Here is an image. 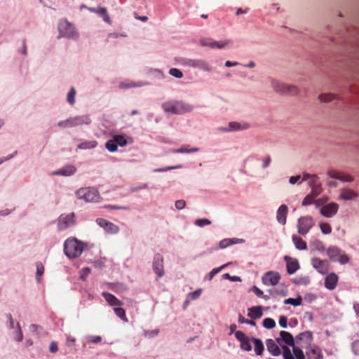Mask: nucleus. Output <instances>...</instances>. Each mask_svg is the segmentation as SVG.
I'll return each mask as SVG.
<instances>
[{
    "instance_id": "f257e3e1",
    "label": "nucleus",
    "mask_w": 359,
    "mask_h": 359,
    "mask_svg": "<svg viewBox=\"0 0 359 359\" xmlns=\"http://www.w3.org/2000/svg\"><path fill=\"white\" fill-rule=\"evenodd\" d=\"M162 108L168 114H182L190 112L194 107L183 101L170 100L163 103Z\"/></svg>"
},
{
    "instance_id": "f03ea898",
    "label": "nucleus",
    "mask_w": 359,
    "mask_h": 359,
    "mask_svg": "<svg viewBox=\"0 0 359 359\" xmlns=\"http://www.w3.org/2000/svg\"><path fill=\"white\" fill-rule=\"evenodd\" d=\"M84 243L75 238H67L64 243V251L69 258L79 257L83 251Z\"/></svg>"
},
{
    "instance_id": "7ed1b4c3",
    "label": "nucleus",
    "mask_w": 359,
    "mask_h": 359,
    "mask_svg": "<svg viewBox=\"0 0 359 359\" xmlns=\"http://www.w3.org/2000/svg\"><path fill=\"white\" fill-rule=\"evenodd\" d=\"M327 255L332 262H337L341 264H347L350 257L344 251L337 246H330L327 249Z\"/></svg>"
},
{
    "instance_id": "20e7f679",
    "label": "nucleus",
    "mask_w": 359,
    "mask_h": 359,
    "mask_svg": "<svg viewBox=\"0 0 359 359\" xmlns=\"http://www.w3.org/2000/svg\"><path fill=\"white\" fill-rule=\"evenodd\" d=\"M58 31L60 36L68 39H76L79 36L74 25L67 20H62L58 25Z\"/></svg>"
},
{
    "instance_id": "39448f33",
    "label": "nucleus",
    "mask_w": 359,
    "mask_h": 359,
    "mask_svg": "<svg viewBox=\"0 0 359 359\" xmlns=\"http://www.w3.org/2000/svg\"><path fill=\"white\" fill-rule=\"evenodd\" d=\"M76 196L86 202H97L100 194L97 190L92 187L81 188L76 191Z\"/></svg>"
},
{
    "instance_id": "423d86ee",
    "label": "nucleus",
    "mask_w": 359,
    "mask_h": 359,
    "mask_svg": "<svg viewBox=\"0 0 359 359\" xmlns=\"http://www.w3.org/2000/svg\"><path fill=\"white\" fill-rule=\"evenodd\" d=\"M90 119L87 116H75L71 117L66 120L61 121L57 123V126L60 128H72L83 124H89Z\"/></svg>"
},
{
    "instance_id": "0eeeda50",
    "label": "nucleus",
    "mask_w": 359,
    "mask_h": 359,
    "mask_svg": "<svg viewBox=\"0 0 359 359\" xmlns=\"http://www.w3.org/2000/svg\"><path fill=\"white\" fill-rule=\"evenodd\" d=\"M302 348L294 346L292 347V353L287 346H283V359H306Z\"/></svg>"
},
{
    "instance_id": "6e6552de",
    "label": "nucleus",
    "mask_w": 359,
    "mask_h": 359,
    "mask_svg": "<svg viewBox=\"0 0 359 359\" xmlns=\"http://www.w3.org/2000/svg\"><path fill=\"white\" fill-rule=\"evenodd\" d=\"M75 223V215L74 212L62 214L57 219V228L60 231H62L74 226Z\"/></svg>"
},
{
    "instance_id": "1a4fd4ad",
    "label": "nucleus",
    "mask_w": 359,
    "mask_h": 359,
    "mask_svg": "<svg viewBox=\"0 0 359 359\" xmlns=\"http://www.w3.org/2000/svg\"><path fill=\"white\" fill-rule=\"evenodd\" d=\"M313 225L314 222L311 217H301L297 222L298 233L303 236L306 235Z\"/></svg>"
},
{
    "instance_id": "9d476101",
    "label": "nucleus",
    "mask_w": 359,
    "mask_h": 359,
    "mask_svg": "<svg viewBox=\"0 0 359 359\" xmlns=\"http://www.w3.org/2000/svg\"><path fill=\"white\" fill-rule=\"evenodd\" d=\"M313 340V333L306 331L299 334L296 337V342L302 348H309Z\"/></svg>"
},
{
    "instance_id": "9b49d317",
    "label": "nucleus",
    "mask_w": 359,
    "mask_h": 359,
    "mask_svg": "<svg viewBox=\"0 0 359 359\" xmlns=\"http://www.w3.org/2000/svg\"><path fill=\"white\" fill-rule=\"evenodd\" d=\"M313 267L321 274H327L330 269V264L326 259H321L318 257H314L311 259Z\"/></svg>"
},
{
    "instance_id": "f8f14e48",
    "label": "nucleus",
    "mask_w": 359,
    "mask_h": 359,
    "mask_svg": "<svg viewBox=\"0 0 359 359\" xmlns=\"http://www.w3.org/2000/svg\"><path fill=\"white\" fill-rule=\"evenodd\" d=\"M183 65L205 72H210L212 70L210 64L203 60L185 59L183 61Z\"/></svg>"
},
{
    "instance_id": "ddd939ff",
    "label": "nucleus",
    "mask_w": 359,
    "mask_h": 359,
    "mask_svg": "<svg viewBox=\"0 0 359 359\" xmlns=\"http://www.w3.org/2000/svg\"><path fill=\"white\" fill-rule=\"evenodd\" d=\"M280 280V274L276 271H268L264 274L262 280L266 285H276Z\"/></svg>"
},
{
    "instance_id": "4468645a",
    "label": "nucleus",
    "mask_w": 359,
    "mask_h": 359,
    "mask_svg": "<svg viewBox=\"0 0 359 359\" xmlns=\"http://www.w3.org/2000/svg\"><path fill=\"white\" fill-rule=\"evenodd\" d=\"M154 271L157 274L158 278L164 275L163 258L161 254H156L154 257L152 264Z\"/></svg>"
},
{
    "instance_id": "2eb2a0df",
    "label": "nucleus",
    "mask_w": 359,
    "mask_h": 359,
    "mask_svg": "<svg viewBox=\"0 0 359 359\" xmlns=\"http://www.w3.org/2000/svg\"><path fill=\"white\" fill-rule=\"evenodd\" d=\"M339 205L336 203H330L324 206H323L320 212L322 215L325 217H332L335 215L338 211Z\"/></svg>"
},
{
    "instance_id": "dca6fc26",
    "label": "nucleus",
    "mask_w": 359,
    "mask_h": 359,
    "mask_svg": "<svg viewBox=\"0 0 359 359\" xmlns=\"http://www.w3.org/2000/svg\"><path fill=\"white\" fill-rule=\"evenodd\" d=\"M327 175L331 178L337 179L344 182H351L353 181V177L351 175L336 170H329Z\"/></svg>"
},
{
    "instance_id": "f3484780",
    "label": "nucleus",
    "mask_w": 359,
    "mask_h": 359,
    "mask_svg": "<svg viewBox=\"0 0 359 359\" xmlns=\"http://www.w3.org/2000/svg\"><path fill=\"white\" fill-rule=\"evenodd\" d=\"M236 338L241 342V349L250 351L252 349L250 339L241 331L235 332Z\"/></svg>"
},
{
    "instance_id": "a211bd4d",
    "label": "nucleus",
    "mask_w": 359,
    "mask_h": 359,
    "mask_svg": "<svg viewBox=\"0 0 359 359\" xmlns=\"http://www.w3.org/2000/svg\"><path fill=\"white\" fill-rule=\"evenodd\" d=\"M338 280V276L335 273H330L325 278V287L330 290H333L336 288Z\"/></svg>"
},
{
    "instance_id": "6ab92c4d",
    "label": "nucleus",
    "mask_w": 359,
    "mask_h": 359,
    "mask_svg": "<svg viewBox=\"0 0 359 359\" xmlns=\"http://www.w3.org/2000/svg\"><path fill=\"white\" fill-rule=\"evenodd\" d=\"M280 338L276 339L277 343L280 345L281 341L285 342L287 346L294 347L295 346V341L293 336L288 332L280 331Z\"/></svg>"
},
{
    "instance_id": "aec40b11",
    "label": "nucleus",
    "mask_w": 359,
    "mask_h": 359,
    "mask_svg": "<svg viewBox=\"0 0 359 359\" xmlns=\"http://www.w3.org/2000/svg\"><path fill=\"white\" fill-rule=\"evenodd\" d=\"M266 344L268 351L273 355L278 356L281 354V349L274 340L269 339L266 340Z\"/></svg>"
},
{
    "instance_id": "412c9836",
    "label": "nucleus",
    "mask_w": 359,
    "mask_h": 359,
    "mask_svg": "<svg viewBox=\"0 0 359 359\" xmlns=\"http://www.w3.org/2000/svg\"><path fill=\"white\" fill-rule=\"evenodd\" d=\"M76 171V168L74 165H67L55 172L52 174L55 175H63V176H70L74 174Z\"/></svg>"
},
{
    "instance_id": "4be33fe9",
    "label": "nucleus",
    "mask_w": 359,
    "mask_h": 359,
    "mask_svg": "<svg viewBox=\"0 0 359 359\" xmlns=\"http://www.w3.org/2000/svg\"><path fill=\"white\" fill-rule=\"evenodd\" d=\"M102 296L107 301V302L112 306H121L123 304L121 301H120L118 298H116L114 294L104 292H102Z\"/></svg>"
},
{
    "instance_id": "5701e85b",
    "label": "nucleus",
    "mask_w": 359,
    "mask_h": 359,
    "mask_svg": "<svg viewBox=\"0 0 359 359\" xmlns=\"http://www.w3.org/2000/svg\"><path fill=\"white\" fill-rule=\"evenodd\" d=\"M287 211V207L285 205H281L278 208L276 214V219L280 224L284 225L286 223Z\"/></svg>"
},
{
    "instance_id": "b1692460",
    "label": "nucleus",
    "mask_w": 359,
    "mask_h": 359,
    "mask_svg": "<svg viewBox=\"0 0 359 359\" xmlns=\"http://www.w3.org/2000/svg\"><path fill=\"white\" fill-rule=\"evenodd\" d=\"M358 196V194L351 189H342L340 191V198L345 201L353 200Z\"/></svg>"
},
{
    "instance_id": "393cba45",
    "label": "nucleus",
    "mask_w": 359,
    "mask_h": 359,
    "mask_svg": "<svg viewBox=\"0 0 359 359\" xmlns=\"http://www.w3.org/2000/svg\"><path fill=\"white\" fill-rule=\"evenodd\" d=\"M306 355L310 359H322V354L320 350L316 346L310 345L309 348H306Z\"/></svg>"
},
{
    "instance_id": "a878e982",
    "label": "nucleus",
    "mask_w": 359,
    "mask_h": 359,
    "mask_svg": "<svg viewBox=\"0 0 359 359\" xmlns=\"http://www.w3.org/2000/svg\"><path fill=\"white\" fill-rule=\"evenodd\" d=\"M285 259L287 260V271L289 274L295 273L299 269V263L296 259L288 257H285Z\"/></svg>"
},
{
    "instance_id": "bb28decb",
    "label": "nucleus",
    "mask_w": 359,
    "mask_h": 359,
    "mask_svg": "<svg viewBox=\"0 0 359 359\" xmlns=\"http://www.w3.org/2000/svg\"><path fill=\"white\" fill-rule=\"evenodd\" d=\"M231 41H209L208 42H203V46H209L212 48H224L227 45L231 44Z\"/></svg>"
},
{
    "instance_id": "cd10ccee",
    "label": "nucleus",
    "mask_w": 359,
    "mask_h": 359,
    "mask_svg": "<svg viewBox=\"0 0 359 359\" xmlns=\"http://www.w3.org/2000/svg\"><path fill=\"white\" fill-rule=\"evenodd\" d=\"M248 316L251 319H259L263 316L262 308L261 306H252L248 309Z\"/></svg>"
},
{
    "instance_id": "c85d7f7f",
    "label": "nucleus",
    "mask_w": 359,
    "mask_h": 359,
    "mask_svg": "<svg viewBox=\"0 0 359 359\" xmlns=\"http://www.w3.org/2000/svg\"><path fill=\"white\" fill-rule=\"evenodd\" d=\"M89 10L91 12L95 13L98 15H100L101 17H102L104 22L107 23H110V18L109 16V14L107 13V11L104 7H98V8H89Z\"/></svg>"
},
{
    "instance_id": "c756f323",
    "label": "nucleus",
    "mask_w": 359,
    "mask_h": 359,
    "mask_svg": "<svg viewBox=\"0 0 359 359\" xmlns=\"http://www.w3.org/2000/svg\"><path fill=\"white\" fill-rule=\"evenodd\" d=\"M292 241H293L295 247L298 250H304L307 249V244L304 240H302V238H300L296 235H293L292 236Z\"/></svg>"
},
{
    "instance_id": "7c9ffc66",
    "label": "nucleus",
    "mask_w": 359,
    "mask_h": 359,
    "mask_svg": "<svg viewBox=\"0 0 359 359\" xmlns=\"http://www.w3.org/2000/svg\"><path fill=\"white\" fill-rule=\"evenodd\" d=\"M271 83L273 89L276 92L283 94L286 83H284L275 79H272Z\"/></svg>"
},
{
    "instance_id": "2f4dec72",
    "label": "nucleus",
    "mask_w": 359,
    "mask_h": 359,
    "mask_svg": "<svg viewBox=\"0 0 359 359\" xmlns=\"http://www.w3.org/2000/svg\"><path fill=\"white\" fill-rule=\"evenodd\" d=\"M299 90L297 86L291 84H285L283 94L289 95H298Z\"/></svg>"
},
{
    "instance_id": "473e14b6",
    "label": "nucleus",
    "mask_w": 359,
    "mask_h": 359,
    "mask_svg": "<svg viewBox=\"0 0 359 359\" xmlns=\"http://www.w3.org/2000/svg\"><path fill=\"white\" fill-rule=\"evenodd\" d=\"M253 342L255 344V351L256 354L261 355L264 351V345L262 341L259 339H253Z\"/></svg>"
},
{
    "instance_id": "72a5a7b5",
    "label": "nucleus",
    "mask_w": 359,
    "mask_h": 359,
    "mask_svg": "<svg viewBox=\"0 0 359 359\" xmlns=\"http://www.w3.org/2000/svg\"><path fill=\"white\" fill-rule=\"evenodd\" d=\"M318 99L321 102H329L337 99V97L332 93H323L319 95Z\"/></svg>"
},
{
    "instance_id": "f704fd0d",
    "label": "nucleus",
    "mask_w": 359,
    "mask_h": 359,
    "mask_svg": "<svg viewBox=\"0 0 359 359\" xmlns=\"http://www.w3.org/2000/svg\"><path fill=\"white\" fill-rule=\"evenodd\" d=\"M201 292H202V290L198 289V290H195L194 292H190L187 296V299L184 302V305L187 306L191 300H194V299H198L200 297Z\"/></svg>"
},
{
    "instance_id": "c9c22d12",
    "label": "nucleus",
    "mask_w": 359,
    "mask_h": 359,
    "mask_svg": "<svg viewBox=\"0 0 359 359\" xmlns=\"http://www.w3.org/2000/svg\"><path fill=\"white\" fill-rule=\"evenodd\" d=\"M113 139L117 147H123L127 144V140L123 135H116L113 137Z\"/></svg>"
},
{
    "instance_id": "e433bc0d",
    "label": "nucleus",
    "mask_w": 359,
    "mask_h": 359,
    "mask_svg": "<svg viewBox=\"0 0 359 359\" xmlns=\"http://www.w3.org/2000/svg\"><path fill=\"white\" fill-rule=\"evenodd\" d=\"M114 311L118 318H120L122 320L125 322H128L126 311L123 308H121V306L114 307Z\"/></svg>"
},
{
    "instance_id": "4c0bfd02",
    "label": "nucleus",
    "mask_w": 359,
    "mask_h": 359,
    "mask_svg": "<svg viewBox=\"0 0 359 359\" xmlns=\"http://www.w3.org/2000/svg\"><path fill=\"white\" fill-rule=\"evenodd\" d=\"M302 299L301 297H298L297 298H288L285 299L284 304H291L293 306H299L302 304Z\"/></svg>"
},
{
    "instance_id": "58836bf2",
    "label": "nucleus",
    "mask_w": 359,
    "mask_h": 359,
    "mask_svg": "<svg viewBox=\"0 0 359 359\" xmlns=\"http://www.w3.org/2000/svg\"><path fill=\"white\" fill-rule=\"evenodd\" d=\"M198 151V148H192L191 149H189L187 146H182L180 149H174L172 151L173 153L177 154V153H193V152H197Z\"/></svg>"
},
{
    "instance_id": "ea45409f",
    "label": "nucleus",
    "mask_w": 359,
    "mask_h": 359,
    "mask_svg": "<svg viewBox=\"0 0 359 359\" xmlns=\"http://www.w3.org/2000/svg\"><path fill=\"white\" fill-rule=\"evenodd\" d=\"M263 326L266 329H272L276 326V322L271 318H266L263 320Z\"/></svg>"
},
{
    "instance_id": "a19ab883",
    "label": "nucleus",
    "mask_w": 359,
    "mask_h": 359,
    "mask_svg": "<svg viewBox=\"0 0 359 359\" xmlns=\"http://www.w3.org/2000/svg\"><path fill=\"white\" fill-rule=\"evenodd\" d=\"M96 142H86L78 145V148L80 149H92L96 147Z\"/></svg>"
},
{
    "instance_id": "79ce46f5",
    "label": "nucleus",
    "mask_w": 359,
    "mask_h": 359,
    "mask_svg": "<svg viewBox=\"0 0 359 359\" xmlns=\"http://www.w3.org/2000/svg\"><path fill=\"white\" fill-rule=\"evenodd\" d=\"M106 148L111 152L116 151L117 150V146L116 142L114 141V139H111L108 140L105 144Z\"/></svg>"
},
{
    "instance_id": "37998d69",
    "label": "nucleus",
    "mask_w": 359,
    "mask_h": 359,
    "mask_svg": "<svg viewBox=\"0 0 359 359\" xmlns=\"http://www.w3.org/2000/svg\"><path fill=\"white\" fill-rule=\"evenodd\" d=\"M227 265H228V264H224V265L221 266L220 267L213 269L208 273V279L209 280H211L216 274H217L222 269H224Z\"/></svg>"
},
{
    "instance_id": "c03bdc74",
    "label": "nucleus",
    "mask_w": 359,
    "mask_h": 359,
    "mask_svg": "<svg viewBox=\"0 0 359 359\" xmlns=\"http://www.w3.org/2000/svg\"><path fill=\"white\" fill-rule=\"evenodd\" d=\"M311 191L310 194L316 197L319 196L321 194L322 190H323L320 183L311 187Z\"/></svg>"
},
{
    "instance_id": "a18cd8bd",
    "label": "nucleus",
    "mask_w": 359,
    "mask_h": 359,
    "mask_svg": "<svg viewBox=\"0 0 359 359\" xmlns=\"http://www.w3.org/2000/svg\"><path fill=\"white\" fill-rule=\"evenodd\" d=\"M320 228L324 234H330L332 232V227L328 223L320 224Z\"/></svg>"
},
{
    "instance_id": "49530a36",
    "label": "nucleus",
    "mask_w": 359,
    "mask_h": 359,
    "mask_svg": "<svg viewBox=\"0 0 359 359\" xmlns=\"http://www.w3.org/2000/svg\"><path fill=\"white\" fill-rule=\"evenodd\" d=\"M75 95H76V90L74 89V88H72L67 95V102L70 104H74Z\"/></svg>"
},
{
    "instance_id": "de8ad7c7",
    "label": "nucleus",
    "mask_w": 359,
    "mask_h": 359,
    "mask_svg": "<svg viewBox=\"0 0 359 359\" xmlns=\"http://www.w3.org/2000/svg\"><path fill=\"white\" fill-rule=\"evenodd\" d=\"M44 273V266L41 263L36 264V280L38 282L40 281V276Z\"/></svg>"
},
{
    "instance_id": "09e8293b",
    "label": "nucleus",
    "mask_w": 359,
    "mask_h": 359,
    "mask_svg": "<svg viewBox=\"0 0 359 359\" xmlns=\"http://www.w3.org/2000/svg\"><path fill=\"white\" fill-rule=\"evenodd\" d=\"M104 229L109 233H115L118 232V227L113 223L109 222L107 227H106Z\"/></svg>"
},
{
    "instance_id": "8fccbe9b",
    "label": "nucleus",
    "mask_w": 359,
    "mask_h": 359,
    "mask_svg": "<svg viewBox=\"0 0 359 359\" xmlns=\"http://www.w3.org/2000/svg\"><path fill=\"white\" fill-rule=\"evenodd\" d=\"M316 196H313L312 194H308L303 200L302 201V205L306 206L309 205L311 203H313L314 198Z\"/></svg>"
},
{
    "instance_id": "3c124183",
    "label": "nucleus",
    "mask_w": 359,
    "mask_h": 359,
    "mask_svg": "<svg viewBox=\"0 0 359 359\" xmlns=\"http://www.w3.org/2000/svg\"><path fill=\"white\" fill-rule=\"evenodd\" d=\"M194 224L196 226L203 227L205 225H210L211 224V221L208 219H198L195 221Z\"/></svg>"
},
{
    "instance_id": "603ef678",
    "label": "nucleus",
    "mask_w": 359,
    "mask_h": 359,
    "mask_svg": "<svg viewBox=\"0 0 359 359\" xmlns=\"http://www.w3.org/2000/svg\"><path fill=\"white\" fill-rule=\"evenodd\" d=\"M169 72L170 75L178 79H180L183 76L182 72L177 68L170 69Z\"/></svg>"
},
{
    "instance_id": "864d4df0",
    "label": "nucleus",
    "mask_w": 359,
    "mask_h": 359,
    "mask_svg": "<svg viewBox=\"0 0 359 359\" xmlns=\"http://www.w3.org/2000/svg\"><path fill=\"white\" fill-rule=\"evenodd\" d=\"M238 321L240 323H245L252 326L256 325L255 322L253 320L245 319L242 315H239Z\"/></svg>"
},
{
    "instance_id": "5fc2aeb1",
    "label": "nucleus",
    "mask_w": 359,
    "mask_h": 359,
    "mask_svg": "<svg viewBox=\"0 0 359 359\" xmlns=\"http://www.w3.org/2000/svg\"><path fill=\"white\" fill-rule=\"evenodd\" d=\"M320 180L318 177L316 175H313L311 180L309 182V185L310 187H312L315 185L320 184Z\"/></svg>"
},
{
    "instance_id": "6e6d98bb",
    "label": "nucleus",
    "mask_w": 359,
    "mask_h": 359,
    "mask_svg": "<svg viewBox=\"0 0 359 359\" xmlns=\"http://www.w3.org/2000/svg\"><path fill=\"white\" fill-rule=\"evenodd\" d=\"M229 130H238L241 129V125L237 122H231L229 124Z\"/></svg>"
},
{
    "instance_id": "4d7b16f0",
    "label": "nucleus",
    "mask_w": 359,
    "mask_h": 359,
    "mask_svg": "<svg viewBox=\"0 0 359 359\" xmlns=\"http://www.w3.org/2000/svg\"><path fill=\"white\" fill-rule=\"evenodd\" d=\"M223 277L226 279H228L231 281L237 282V281H241V279L239 276H231L229 273H224L223 275Z\"/></svg>"
},
{
    "instance_id": "13d9d810",
    "label": "nucleus",
    "mask_w": 359,
    "mask_h": 359,
    "mask_svg": "<svg viewBox=\"0 0 359 359\" xmlns=\"http://www.w3.org/2000/svg\"><path fill=\"white\" fill-rule=\"evenodd\" d=\"M96 222L100 226L103 227L104 229L107 227V224L109 223L107 220L102 218H97L96 219Z\"/></svg>"
},
{
    "instance_id": "bf43d9fd",
    "label": "nucleus",
    "mask_w": 359,
    "mask_h": 359,
    "mask_svg": "<svg viewBox=\"0 0 359 359\" xmlns=\"http://www.w3.org/2000/svg\"><path fill=\"white\" fill-rule=\"evenodd\" d=\"M17 327H18V330L16 332V335L15 337V339L18 341H20L22 340V332L21 331V329H20L19 323H17Z\"/></svg>"
},
{
    "instance_id": "052dcab7",
    "label": "nucleus",
    "mask_w": 359,
    "mask_h": 359,
    "mask_svg": "<svg viewBox=\"0 0 359 359\" xmlns=\"http://www.w3.org/2000/svg\"><path fill=\"white\" fill-rule=\"evenodd\" d=\"M279 325L283 327H287V318L285 316H281L279 318Z\"/></svg>"
},
{
    "instance_id": "680f3d73",
    "label": "nucleus",
    "mask_w": 359,
    "mask_h": 359,
    "mask_svg": "<svg viewBox=\"0 0 359 359\" xmlns=\"http://www.w3.org/2000/svg\"><path fill=\"white\" fill-rule=\"evenodd\" d=\"M186 202L184 200H178L175 202V207L178 210H182L185 207Z\"/></svg>"
},
{
    "instance_id": "e2e57ef3",
    "label": "nucleus",
    "mask_w": 359,
    "mask_h": 359,
    "mask_svg": "<svg viewBox=\"0 0 359 359\" xmlns=\"http://www.w3.org/2000/svg\"><path fill=\"white\" fill-rule=\"evenodd\" d=\"M231 244H232V243H231V241L230 240L224 239V240H222V241H220L219 247L221 248H225L227 246L230 245Z\"/></svg>"
},
{
    "instance_id": "0e129e2a",
    "label": "nucleus",
    "mask_w": 359,
    "mask_h": 359,
    "mask_svg": "<svg viewBox=\"0 0 359 359\" xmlns=\"http://www.w3.org/2000/svg\"><path fill=\"white\" fill-rule=\"evenodd\" d=\"M58 350L57 348V344L55 341H52L49 346V351L51 353H55Z\"/></svg>"
},
{
    "instance_id": "69168bd1",
    "label": "nucleus",
    "mask_w": 359,
    "mask_h": 359,
    "mask_svg": "<svg viewBox=\"0 0 359 359\" xmlns=\"http://www.w3.org/2000/svg\"><path fill=\"white\" fill-rule=\"evenodd\" d=\"M251 290H252V291H253V292L256 294V295H257V297H262V295H263V294H264V293H263V292H262V290H261L259 287H257V286H255H255H253V287H252V289H251Z\"/></svg>"
},
{
    "instance_id": "338daca9",
    "label": "nucleus",
    "mask_w": 359,
    "mask_h": 359,
    "mask_svg": "<svg viewBox=\"0 0 359 359\" xmlns=\"http://www.w3.org/2000/svg\"><path fill=\"white\" fill-rule=\"evenodd\" d=\"M90 273V269L86 267L83 268L81 271V278L84 280L86 276H87Z\"/></svg>"
},
{
    "instance_id": "774afa93",
    "label": "nucleus",
    "mask_w": 359,
    "mask_h": 359,
    "mask_svg": "<svg viewBox=\"0 0 359 359\" xmlns=\"http://www.w3.org/2000/svg\"><path fill=\"white\" fill-rule=\"evenodd\" d=\"M271 161V159L270 156H266L264 160L262 168H267L270 165Z\"/></svg>"
}]
</instances>
